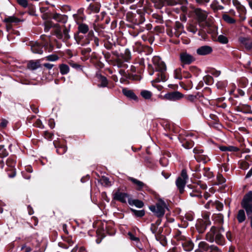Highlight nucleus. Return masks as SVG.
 <instances>
[{"mask_svg": "<svg viewBox=\"0 0 252 252\" xmlns=\"http://www.w3.org/2000/svg\"><path fill=\"white\" fill-rule=\"evenodd\" d=\"M152 60L154 65L156 77L152 82L159 83L166 81L168 77L165 64L158 56L153 57Z\"/></svg>", "mask_w": 252, "mask_h": 252, "instance_id": "obj_1", "label": "nucleus"}, {"mask_svg": "<svg viewBox=\"0 0 252 252\" xmlns=\"http://www.w3.org/2000/svg\"><path fill=\"white\" fill-rule=\"evenodd\" d=\"M224 232V229L220 227L219 229L215 226H212L210 231L206 235V239L210 242L215 241L220 245L224 244V238L221 234Z\"/></svg>", "mask_w": 252, "mask_h": 252, "instance_id": "obj_2", "label": "nucleus"}, {"mask_svg": "<svg viewBox=\"0 0 252 252\" xmlns=\"http://www.w3.org/2000/svg\"><path fill=\"white\" fill-rule=\"evenodd\" d=\"M149 208L158 218L163 217L165 209H168L166 203L162 200H158L155 205L150 206Z\"/></svg>", "mask_w": 252, "mask_h": 252, "instance_id": "obj_3", "label": "nucleus"}, {"mask_svg": "<svg viewBox=\"0 0 252 252\" xmlns=\"http://www.w3.org/2000/svg\"><path fill=\"white\" fill-rule=\"evenodd\" d=\"M188 179V176L187 170L183 169L182 170L180 176L178 177L176 181V185L179 190L180 193L184 191V188L187 183V180Z\"/></svg>", "mask_w": 252, "mask_h": 252, "instance_id": "obj_4", "label": "nucleus"}, {"mask_svg": "<svg viewBox=\"0 0 252 252\" xmlns=\"http://www.w3.org/2000/svg\"><path fill=\"white\" fill-rule=\"evenodd\" d=\"M211 225V221L209 220V216L205 214L203 216L202 219H199L196 224V226L198 232L203 233L207 227Z\"/></svg>", "mask_w": 252, "mask_h": 252, "instance_id": "obj_5", "label": "nucleus"}, {"mask_svg": "<svg viewBox=\"0 0 252 252\" xmlns=\"http://www.w3.org/2000/svg\"><path fill=\"white\" fill-rule=\"evenodd\" d=\"M241 206L246 210L248 217H251L252 215V199L244 197Z\"/></svg>", "mask_w": 252, "mask_h": 252, "instance_id": "obj_6", "label": "nucleus"}, {"mask_svg": "<svg viewBox=\"0 0 252 252\" xmlns=\"http://www.w3.org/2000/svg\"><path fill=\"white\" fill-rule=\"evenodd\" d=\"M184 97V94L178 91H174L164 94V98L170 101H177Z\"/></svg>", "mask_w": 252, "mask_h": 252, "instance_id": "obj_7", "label": "nucleus"}, {"mask_svg": "<svg viewBox=\"0 0 252 252\" xmlns=\"http://www.w3.org/2000/svg\"><path fill=\"white\" fill-rule=\"evenodd\" d=\"M180 59L181 62L184 64H189L195 60L194 58L187 52L180 54Z\"/></svg>", "mask_w": 252, "mask_h": 252, "instance_id": "obj_8", "label": "nucleus"}, {"mask_svg": "<svg viewBox=\"0 0 252 252\" xmlns=\"http://www.w3.org/2000/svg\"><path fill=\"white\" fill-rule=\"evenodd\" d=\"M129 195L126 193L121 192L119 191L116 192L114 194V199L120 201L122 203L126 202V199L128 198Z\"/></svg>", "mask_w": 252, "mask_h": 252, "instance_id": "obj_9", "label": "nucleus"}, {"mask_svg": "<svg viewBox=\"0 0 252 252\" xmlns=\"http://www.w3.org/2000/svg\"><path fill=\"white\" fill-rule=\"evenodd\" d=\"M212 51L213 49L211 46L205 45L198 48L196 50V53L199 55L205 56L211 54Z\"/></svg>", "mask_w": 252, "mask_h": 252, "instance_id": "obj_10", "label": "nucleus"}, {"mask_svg": "<svg viewBox=\"0 0 252 252\" xmlns=\"http://www.w3.org/2000/svg\"><path fill=\"white\" fill-rule=\"evenodd\" d=\"M201 187L193 185L191 188L192 190L189 192V194L191 197H195L201 198L202 197L201 192L200 190Z\"/></svg>", "mask_w": 252, "mask_h": 252, "instance_id": "obj_11", "label": "nucleus"}, {"mask_svg": "<svg viewBox=\"0 0 252 252\" xmlns=\"http://www.w3.org/2000/svg\"><path fill=\"white\" fill-rule=\"evenodd\" d=\"M31 50L34 53L42 54L43 53V47L37 42L33 43L31 44Z\"/></svg>", "mask_w": 252, "mask_h": 252, "instance_id": "obj_12", "label": "nucleus"}, {"mask_svg": "<svg viewBox=\"0 0 252 252\" xmlns=\"http://www.w3.org/2000/svg\"><path fill=\"white\" fill-rule=\"evenodd\" d=\"M122 93L125 96L131 99L134 100H138L137 96L132 90H128L126 88H124L122 90Z\"/></svg>", "mask_w": 252, "mask_h": 252, "instance_id": "obj_13", "label": "nucleus"}, {"mask_svg": "<svg viewBox=\"0 0 252 252\" xmlns=\"http://www.w3.org/2000/svg\"><path fill=\"white\" fill-rule=\"evenodd\" d=\"M195 13L199 22H203L206 20L207 15L205 11L202 10L200 9H196L195 10Z\"/></svg>", "mask_w": 252, "mask_h": 252, "instance_id": "obj_14", "label": "nucleus"}, {"mask_svg": "<svg viewBox=\"0 0 252 252\" xmlns=\"http://www.w3.org/2000/svg\"><path fill=\"white\" fill-rule=\"evenodd\" d=\"M198 248L195 251V252H204L209 250L210 246L205 241H201L198 244Z\"/></svg>", "mask_w": 252, "mask_h": 252, "instance_id": "obj_15", "label": "nucleus"}, {"mask_svg": "<svg viewBox=\"0 0 252 252\" xmlns=\"http://www.w3.org/2000/svg\"><path fill=\"white\" fill-rule=\"evenodd\" d=\"M181 245L186 251H190L193 248L192 242L186 238L181 243Z\"/></svg>", "mask_w": 252, "mask_h": 252, "instance_id": "obj_16", "label": "nucleus"}, {"mask_svg": "<svg viewBox=\"0 0 252 252\" xmlns=\"http://www.w3.org/2000/svg\"><path fill=\"white\" fill-rule=\"evenodd\" d=\"M97 78L99 79V83L97 85L99 88H105L108 86V81L106 77L99 74L97 75Z\"/></svg>", "mask_w": 252, "mask_h": 252, "instance_id": "obj_17", "label": "nucleus"}, {"mask_svg": "<svg viewBox=\"0 0 252 252\" xmlns=\"http://www.w3.org/2000/svg\"><path fill=\"white\" fill-rule=\"evenodd\" d=\"M119 57L125 62H128L131 58L130 52L128 49H126L124 53H121Z\"/></svg>", "mask_w": 252, "mask_h": 252, "instance_id": "obj_18", "label": "nucleus"}, {"mask_svg": "<svg viewBox=\"0 0 252 252\" xmlns=\"http://www.w3.org/2000/svg\"><path fill=\"white\" fill-rule=\"evenodd\" d=\"M232 3L240 14H245L246 10L243 5L238 0H232Z\"/></svg>", "mask_w": 252, "mask_h": 252, "instance_id": "obj_19", "label": "nucleus"}, {"mask_svg": "<svg viewBox=\"0 0 252 252\" xmlns=\"http://www.w3.org/2000/svg\"><path fill=\"white\" fill-rule=\"evenodd\" d=\"M53 18L57 22L65 23L67 22V17L65 15H63L58 13H55L53 16Z\"/></svg>", "mask_w": 252, "mask_h": 252, "instance_id": "obj_20", "label": "nucleus"}, {"mask_svg": "<svg viewBox=\"0 0 252 252\" xmlns=\"http://www.w3.org/2000/svg\"><path fill=\"white\" fill-rule=\"evenodd\" d=\"M239 40L240 42L245 45L246 48L248 49L252 48V42L250 41L248 38L241 37L239 38Z\"/></svg>", "mask_w": 252, "mask_h": 252, "instance_id": "obj_21", "label": "nucleus"}, {"mask_svg": "<svg viewBox=\"0 0 252 252\" xmlns=\"http://www.w3.org/2000/svg\"><path fill=\"white\" fill-rule=\"evenodd\" d=\"M40 67V63L39 61H31L28 63V68L32 70H35Z\"/></svg>", "mask_w": 252, "mask_h": 252, "instance_id": "obj_22", "label": "nucleus"}, {"mask_svg": "<svg viewBox=\"0 0 252 252\" xmlns=\"http://www.w3.org/2000/svg\"><path fill=\"white\" fill-rule=\"evenodd\" d=\"M128 202L129 205H134L136 207L139 208H141L144 206L143 202L142 201L138 199H128Z\"/></svg>", "mask_w": 252, "mask_h": 252, "instance_id": "obj_23", "label": "nucleus"}, {"mask_svg": "<svg viewBox=\"0 0 252 252\" xmlns=\"http://www.w3.org/2000/svg\"><path fill=\"white\" fill-rule=\"evenodd\" d=\"M246 217L245 215V211L243 209L239 210L238 211L237 219L239 223L244 222L246 220Z\"/></svg>", "mask_w": 252, "mask_h": 252, "instance_id": "obj_24", "label": "nucleus"}, {"mask_svg": "<svg viewBox=\"0 0 252 252\" xmlns=\"http://www.w3.org/2000/svg\"><path fill=\"white\" fill-rule=\"evenodd\" d=\"M78 30L79 32L86 34L89 32V28L87 24L81 23L78 25Z\"/></svg>", "mask_w": 252, "mask_h": 252, "instance_id": "obj_25", "label": "nucleus"}, {"mask_svg": "<svg viewBox=\"0 0 252 252\" xmlns=\"http://www.w3.org/2000/svg\"><path fill=\"white\" fill-rule=\"evenodd\" d=\"M128 180L137 186V189L138 190L141 189L145 186V184L142 182L132 177H129Z\"/></svg>", "mask_w": 252, "mask_h": 252, "instance_id": "obj_26", "label": "nucleus"}, {"mask_svg": "<svg viewBox=\"0 0 252 252\" xmlns=\"http://www.w3.org/2000/svg\"><path fill=\"white\" fill-rule=\"evenodd\" d=\"M60 71L61 74L65 75L69 72V67L66 64L62 63L59 65Z\"/></svg>", "mask_w": 252, "mask_h": 252, "instance_id": "obj_27", "label": "nucleus"}, {"mask_svg": "<svg viewBox=\"0 0 252 252\" xmlns=\"http://www.w3.org/2000/svg\"><path fill=\"white\" fill-rule=\"evenodd\" d=\"M100 5L98 3H91L88 9L91 11L98 13L99 11Z\"/></svg>", "mask_w": 252, "mask_h": 252, "instance_id": "obj_28", "label": "nucleus"}, {"mask_svg": "<svg viewBox=\"0 0 252 252\" xmlns=\"http://www.w3.org/2000/svg\"><path fill=\"white\" fill-rule=\"evenodd\" d=\"M211 7L215 11H218L219 10H222L224 9V7L220 5L219 1L217 0H215L212 2L211 4Z\"/></svg>", "mask_w": 252, "mask_h": 252, "instance_id": "obj_29", "label": "nucleus"}, {"mask_svg": "<svg viewBox=\"0 0 252 252\" xmlns=\"http://www.w3.org/2000/svg\"><path fill=\"white\" fill-rule=\"evenodd\" d=\"M3 22L5 23H18L20 21L19 19L14 16H9L7 18H5L3 20Z\"/></svg>", "mask_w": 252, "mask_h": 252, "instance_id": "obj_30", "label": "nucleus"}, {"mask_svg": "<svg viewBox=\"0 0 252 252\" xmlns=\"http://www.w3.org/2000/svg\"><path fill=\"white\" fill-rule=\"evenodd\" d=\"M182 146L186 149H190L193 146L194 143L191 140H185L182 142Z\"/></svg>", "mask_w": 252, "mask_h": 252, "instance_id": "obj_31", "label": "nucleus"}, {"mask_svg": "<svg viewBox=\"0 0 252 252\" xmlns=\"http://www.w3.org/2000/svg\"><path fill=\"white\" fill-rule=\"evenodd\" d=\"M223 20L228 24H234L236 20L230 17L228 15L224 14L222 15Z\"/></svg>", "mask_w": 252, "mask_h": 252, "instance_id": "obj_32", "label": "nucleus"}, {"mask_svg": "<svg viewBox=\"0 0 252 252\" xmlns=\"http://www.w3.org/2000/svg\"><path fill=\"white\" fill-rule=\"evenodd\" d=\"M175 238L177 241L181 242L182 243L186 238L185 236L182 235L181 232L179 230H177L174 236Z\"/></svg>", "mask_w": 252, "mask_h": 252, "instance_id": "obj_33", "label": "nucleus"}, {"mask_svg": "<svg viewBox=\"0 0 252 252\" xmlns=\"http://www.w3.org/2000/svg\"><path fill=\"white\" fill-rule=\"evenodd\" d=\"M141 96L146 99H150L152 97V94L150 91L147 90H143L141 92Z\"/></svg>", "mask_w": 252, "mask_h": 252, "instance_id": "obj_34", "label": "nucleus"}, {"mask_svg": "<svg viewBox=\"0 0 252 252\" xmlns=\"http://www.w3.org/2000/svg\"><path fill=\"white\" fill-rule=\"evenodd\" d=\"M55 25H53L52 23V22L51 21H46L44 22V31L45 32H48L49 31L50 29L52 27H53L55 26Z\"/></svg>", "mask_w": 252, "mask_h": 252, "instance_id": "obj_35", "label": "nucleus"}, {"mask_svg": "<svg viewBox=\"0 0 252 252\" xmlns=\"http://www.w3.org/2000/svg\"><path fill=\"white\" fill-rule=\"evenodd\" d=\"M194 158L198 162L202 161L204 163H205L208 159L207 156L202 155H195Z\"/></svg>", "mask_w": 252, "mask_h": 252, "instance_id": "obj_36", "label": "nucleus"}, {"mask_svg": "<svg viewBox=\"0 0 252 252\" xmlns=\"http://www.w3.org/2000/svg\"><path fill=\"white\" fill-rule=\"evenodd\" d=\"M124 60L119 57V55H118L117 58L116 59V64L117 66L119 68L125 66L126 64L124 63Z\"/></svg>", "mask_w": 252, "mask_h": 252, "instance_id": "obj_37", "label": "nucleus"}, {"mask_svg": "<svg viewBox=\"0 0 252 252\" xmlns=\"http://www.w3.org/2000/svg\"><path fill=\"white\" fill-rule=\"evenodd\" d=\"M8 153L4 146L0 145V158H4L8 156Z\"/></svg>", "mask_w": 252, "mask_h": 252, "instance_id": "obj_38", "label": "nucleus"}, {"mask_svg": "<svg viewBox=\"0 0 252 252\" xmlns=\"http://www.w3.org/2000/svg\"><path fill=\"white\" fill-rule=\"evenodd\" d=\"M55 27L57 28L55 31V35L58 38L62 39L63 37V34L62 32L61 28L58 27V24L55 25Z\"/></svg>", "mask_w": 252, "mask_h": 252, "instance_id": "obj_39", "label": "nucleus"}, {"mask_svg": "<svg viewBox=\"0 0 252 252\" xmlns=\"http://www.w3.org/2000/svg\"><path fill=\"white\" fill-rule=\"evenodd\" d=\"M174 77L178 79H182V69L180 68L176 69L174 70Z\"/></svg>", "mask_w": 252, "mask_h": 252, "instance_id": "obj_40", "label": "nucleus"}, {"mask_svg": "<svg viewBox=\"0 0 252 252\" xmlns=\"http://www.w3.org/2000/svg\"><path fill=\"white\" fill-rule=\"evenodd\" d=\"M62 238L64 242L68 244V247L71 246L74 243V241L71 236L62 237Z\"/></svg>", "mask_w": 252, "mask_h": 252, "instance_id": "obj_41", "label": "nucleus"}, {"mask_svg": "<svg viewBox=\"0 0 252 252\" xmlns=\"http://www.w3.org/2000/svg\"><path fill=\"white\" fill-rule=\"evenodd\" d=\"M131 211L133 213V214L137 217H142L145 215V211L142 210H136L133 209H131Z\"/></svg>", "mask_w": 252, "mask_h": 252, "instance_id": "obj_42", "label": "nucleus"}, {"mask_svg": "<svg viewBox=\"0 0 252 252\" xmlns=\"http://www.w3.org/2000/svg\"><path fill=\"white\" fill-rule=\"evenodd\" d=\"M218 40L222 44H226L228 42L227 38L223 35H220L218 37Z\"/></svg>", "mask_w": 252, "mask_h": 252, "instance_id": "obj_43", "label": "nucleus"}, {"mask_svg": "<svg viewBox=\"0 0 252 252\" xmlns=\"http://www.w3.org/2000/svg\"><path fill=\"white\" fill-rule=\"evenodd\" d=\"M67 151V147L65 146H61L57 148V152L59 155H63Z\"/></svg>", "mask_w": 252, "mask_h": 252, "instance_id": "obj_44", "label": "nucleus"}, {"mask_svg": "<svg viewBox=\"0 0 252 252\" xmlns=\"http://www.w3.org/2000/svg\"><path fill=\"white\" fill-rule=\"evenodd\" d=\"M219 211H221L223 209V205L222 203L216 200L215 201L214 206Z\"/></svg>", "mask_w": 252, "mask_h": 252, "instance_id": "obj_45", "label": "nucleus"}, {"mask_svg": "<svg viewBox=\"0 0 252 252\" xmlns=\"http://www.w3.org/2000/svg\"><path fill=\"white\" fill-rule=\"evenodd\" d=\"M101 184L105 186H109L110 185V182L109 181V179L108 178L103 176L100 179Z\"/></svg>", "mask_w": 252, "mask_h": 252, "instance_id": "obj_46", "label": "nucleus"}, {"mask_svg": "<svg viewBox=\"0 0 252 252\" xmlns=\"http://www.w3.org/2000/svg\"><path fill=\"white\" fill-rule=\"evenodd\" d=\"M59 57L56 55H51L47 56L46 59L48 61L54 62L59 59Z\"/></svg>", "mask_w": 252, "mask_h": 252, "instance_id": "obj_47", "label": "nucleus"}, {"mask_svg": "<svg viewBox=\"0 0 252 252\" xmlns=\"http://www.w3.org/2000/svg\"><path fill=\"white\" fill-rule=\"evenodd\" d=\"M187 29L189 32H191L193 34L195 33L197 31V28L195 26H193L192 25H189Z\"/></svg>", "mask_w": 252, "mask_h": 252, "instance_id": "obj_48", "label": "nucleus"}, {"mask_svg": "<svg viewBox=\"0 0 252 252\" xmlns=\"http://www.w3.org/2000/svg\"><path fill=\"white\" fill-rule=\"evenodd\" d=\"M217 180L219 184H222L224 183L226 181L225 179L220 174H218L217 175Z\"/></svg>", "mask_w": 252, "mask_h": 252, "instance_id": "obj_49", "label": "nucleus"}, {"mask_svg": "<svg viewBox=\"0 0 252 252\" xmlns=\"http://www.w3.org/2000/svg\"><path fill=\"white\" fill-rule=\"evenodd\" d=\"M203 79L207 84H210L212 82L213 77L210 75H206L204 77Z\"/></svg>", "mask_w": 252, "mask_h": 252, "instance_id": "obj_50", "label": "nucleus"}, {"mask_svg": "<svg viewBox=\"0 0 252 252\" xmlns=\"http://www.w3.org/2000/svg\"><path fill=\"white\" fill-rule=\"evenodd\" d=\"M166 3L169 5H174L179 3V0H164Z\"/></svg>", "mask_w": 252, "mask_h": 252, "instance_id": "obj_51", "label": "nucleus"}, {"mask_svg": "<svg viewBox=\"0 0 252 252\" xmlns=\"http://www.w3.org/2000/svg\"><path fill=\"white\" fill-rule=\"evenodd\" d=\"M63 36L66 39H68L70 38V35H69V30L67 29L66 27L63 30Z\"/></svg>", "mask_w": 252, "mask_h": 252, "instance_id": "obj_52", "label": "nucleus"}, {"mask_svg": "<svg viewBox=\"0 0 252 252\" xmlns=\"http://www.w3.org/2000/svg\"><path fill=\"white\" fill-rule=\"evenodd\" d=\"M17 1L18 4L24 7H27L28 6V3L27 0H17Z\"/></svg>", "mask_w": 252, "mask_h": 252, "instance_id": "obj_53", "label": "nucleus"}, {"mask_svg": "<svg viewBox=\"0 0 252 252\" xmlns=\"http://www.w3.org/2000/svg\"><path fill=\"white\" fill-rule=\"evenodd\" d=\"M128 236H129V238L131 240L135 241L136 242H139V238L135 236L133 234H132L131 232H129L128 233Z\"/></svg>", "mask_w": 252, "mask_h": 252, "instance_id": "obj_54", "label": "nucleus"}, {"mask_svg": "<svg viewBox=\"0 0 252 252\" xmlns=\"http://www.w3.org/2000/svg\"><path fill=\"white\" fill-rule=\"evenodd\" d=\"M158 226L156 224L152 223L150 227V230L153 234H156Z\"/></svg>", "mask_w": 252, "mask_h": 252, "instance_id": "obj_55", "label": "nucleus"}, {"mask_svg": "<svg viewBox=\"0 0 252 252\" xmlns=\"http://www.w3.org/2000/svg\"><path fill=\"white\" fill-rule=\"evenodd\" d=\"M6 164L8 166L13 167V166H14V165L15 164V162L14 160H13L10 158H9L7 160Z\"/></svg>", "mask_w": 252, "mask_h": 252, "instance_id": "obj_56", "label": "nucleus"}, {"mask_svg": "<svg viewBox=\"0 0 252 252\" xmlns=\"http://www.w3.org/2000/svg\"><path fill=\"white\" fill-rule=\"evenodd\" d=\"M44 137L46 139H49V140H50L52 139V136H53V134L50 133V132H49L48 131H45L44 132Z\"/></svg>", "mask_w": 252, "mask_h": 252, "instance_id": "obj_57", "label": "nucleus"}, {"mask_svg": "<svg viewBox=\"0 0 252 252\" xmlns=\"http://www.w3.org/2000/svg\"><path fill=\"white\" fill-rule=\"evenodd\" d=\"M34 126L39 128H43V126L42 124L41 121L40 120H37L35 123L34 124Z\"/></svg>", "mask_w": 252, "mask_h": 252, "instance_id": "obj_58", "label": "nucleus"}, {"mask_svg": "<svg viewBox=\"0 0 252 252\" xmlns=\"http://www.w3.org/2000/svg\"><path fill=\"white\" fill-rule=\"evenodd\" d=\"M214 204L215 201L210 200L205 204V207L206 209H210L211 206H214Z\"/></svg>", "mask_w": 252, "mask_h": 252, "instance_id": "obj_59", "label": "nucleus"}, {"mask_svg": "<svg viewBox=\"0 0 252 252\" xmlns=\"http://www.w3.org/2000/svg\"><path fill=\"white\" fill-rule=\"evenodd\" d=\"M239 151V149L234 146H228V151L237 152Z\"/></svg>", "mask_w": 252, "mask_h": 252, "instance_id": "obj_60", "label": "nucleus"}, {"mask_svg": "<svg viewBox=\"0 0 252 252\" xmlns=\"http://www.w3.org/2000/svg\"><path fill=\"white\" fill-rule=\"evenodd\" d=\"M209 249H211L212 252H213V251L214 252H221V251H220L219 249V248H218V247L216 246H214V245H211L210 246V248H209Z\"/></svg>", "mask_w": 252, "mask_h": 252, "instance_id": "obj_61", "label": "nucleus"}, {"mask_svg": "<svg viewBox=\"0 0 252 252\" xmlns=\"http://www.w3.org/2000/svg\"><path fill=\"white\" fill-rule=\"evenodd\" d=\"M21 250L23 252H30L31 251L32 249L30 247H28L26 246H23L21 248Z\"/></svg>", "mask_w": 252, "mask_h": 252, "instance_id": "obj_62", "label": "nucleus"}, {"mask_svg": "<svg viewBox=\"0 0 252 252\" xmlns=\"http://www.w3.org/2000/svg\"><path fill=\"white\" fill-rule=\"evenodd\" d=\"M45 46V48L48 50V52H51L54 48L53 46L51 44H48V43L44 45Z\"/></svg>", "mask_w": 252, "mask_h": 252, "instance_id": "obj_63", "label": "nucleus"}, {"mask_svg": "<svg viewBox=\"0 0 252 252\" xmlns=\"http://www.w3.org/2000/svg\"><path fill=\"white\" fill-rule=\"evenodd\" d=\"M241 166L242 169L245 170L249 167V164L247 162L243 161L241 163Z\"/></svg>", "mask_w": 252, "mask_h": 252, "instance_id": "obj_64", "label": "nucleus"}]
</instances>
